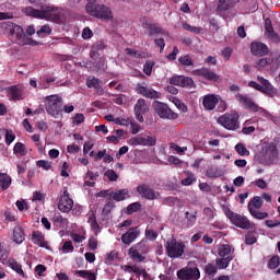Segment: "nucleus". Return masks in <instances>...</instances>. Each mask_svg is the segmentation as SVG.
Here are the masks:
<instances>
[{"mask_svg": "<svg viewBox=\"0 0 280 280\" xmlns=\"http://www.w3.org/2000/svg\"><path fill=\"white\" fill-rule=\"evenodd\" d=\"M61 250H63V253H73V243L71 241H66L62 245Z\"/></svg>", "mask_w": 280, "mask_h": 280, "instance_id": "obj_60", "label": "nucleus"}, {"mask_svg": "<svg viewBox=\"0 0 280 280\" xmlns=\"http://www.w3.org/2000/svg\"><path fill=\"white\" fill-rule=\"evenodd\" d=\"M13 154H19L20 156H27V147L23 142H16L13 148Z\"/></svg>", "mask_w": 280, "mask_h": 280, "instance_id": "obj_41", "label": "nucleus"}, {"mask_svg": "<svg viewBox=\"0 0 280 280\" xmlns=\"http://www.w3.org/2000/svg\"><path fill=\"white\" fill-rule=\"evenodd\" d=\"M165 250L171 259H178L185 255V243L177 242L176 238H171L166 242Z\"/></svg>", "mask_w": 280, "mask_h": 280, "instance_id": "obj_7", "label": "nucleus"}, {"mask_svg": "<svg viewBox=\"0 0 280 280\" xmlns=\"http://www.w3.org/2000/svg\"><path fill=\"white\" fill-rule=\"evenodd\" d=\"M62 101L61 96L58 94H52L45 97V110L50 117L54 119H58V117H62Z\"/></svg>", "mask_w": 280, "mask_h": 280, "instance_id": "obj_4", "label": "nucleus"}, {"mask_svg": "<svg viewBox=\"0 0 280 280\" xmlns=\"http://www.w3.org/2000/svg\"><path fill=\"white\" fill-rule=\"evenodd\" d=\"M128 198H130V191L126 188L118 189L116 191L112 190L110 192V200L114 202H124V200H128Z\"/></svg>", "mask_w": 280, "mask_h": 280, "instance_id": "obj_22", "label": "nucleus"}, {"mask_svg": "<svg viewBox=\"0 0 280 280\" xmlns=\"http://www.w3.org/2000/svg\"><path fill=\"white\" fill-rule=\"evenodd\" d=\"M225 215L229 220H231L232 224H234V226H237L238 229H255V223H252L248 218L235 213L231 209L225 210Z\"/></svg>", "mask_w": 280, "mask_h": 280, "instance_id": "obj_8", "label": "nucleus"}, {"mask_svg": "<svg viewBox=\"0 0 280 280\" xmlns=\"http://www.w3.org/2000/svg\"><path fill=\"white\" fill-rule=\"evenodd\" d=\"M185 219L187 220V226H194V224H196V221L198 220V211L192 210L190 212H185Z\"/></svg>", "mask_w": 280, "mask_h": 280, "instance_id": "obj_37", "label": "nucleus"}, {"mask_svg": "<svg viewBox=\"0 0 280 280\" xmlns=\"http://www.w3.org/2000/svg\"><path fill=\"white\" fill-rule=\"evenodd\" d=\"M175 106L178 108V110H182V113H187L188 110L187 105H185V103L178 98L175 100Z\"/></svg>", "mask_w": 280, "mask_h": 280, "instance_id": "obj_63", "label": "nucleus"}, {"mask_svg": "<svg viewBox=\"0 0 280 280\" xmlns=\"http://www.w3.org/2000/svg\"><path fill=\"white\" fill-rule=\"evenodd\" d=\"M279 68H280V54L276 58H272L271 71H277Z\"/></svg>", "mask_w": 280, "mask_h": 280, "instance_id": "obj_64", "label": "nucleus"}, {"mask_svg": "<svg viewBox=\"0 0 280 280\" xmlns=\"http://www.w3.org/2000/svg\"><path fill=\"white\" fill-rule=\"evenodd\" d=\"M150 110V107L148 106V103L144 101V98H139L133 106V113L136 116V119L140 122L143 124V115Z\"/></svg>", "mask_w": 280, "mask_h": 280, "instance_id": "obj_16", "label": "nucleus"}, {"mask_svg": "<svg viewBox=\"0 0 280 280\" xmlns=\"http://www.w3.org/2000/svg\"><path fill=\"white\" fill-rule=\"evenodd\" d=\"M183 30H186L187 32H191L192 34H200L202 32L201 27L191 26V24L187 22L183 23Z\"/></svg>", "mask_w": 280, "mask_h": 280, "instance_id": "obj_52", "label": "nucleus"}, {"mask_svg": "<svg viewBox=\"0 0 280 280\" xmlns=\"http://www.w3.org/2000/svg\"><path fill=\"white\" fill-rule=\"evenodd\" d=\"M74 275H77V277H81V279L97 280V275L89 270H77Z\"/></svg>", "mask_w": 280, "mask_h": 280, "instance_id": "obj_39", "label": "nucleus"}, {"mask_svg": "<svg viewBox=\"0 0 280 280\" xmlns=\"http://www.w3.org/2000/svg\"><path fill=\"white\" fill-rule=\"evenodd\" d=\"M257 243V237H255V235H253V233L248 232L245 235V244H247V246H253V244Z\"/></svg>", "mask_w": 280, "mask_h": 280, "instance_id": "obj_58", "label": "nucleus"}, {"mask_svg": "<svg viewBox=\"0 0 280 280\" xmlns=\"http://www.w3.org/2000/svg\"><path fill=\"white\" fill-rule=\"evenodd\" d=\"M218 102H220V98L215 94H207L202 97V106L206 110H214Z\"/></svg>", "mask_w": 280, "mask_h": 280, "instance_id": "obj_20", "label": "nucleus"}, {"mask_svg": "<svg viewBox=\"0 0 280 280\" xmlns=\"http://www.w3.org/2000/svg\"><path fill=\"white\" fill-rule=\"evenodd\" d=\"M10 185H12V177L7 173H0V187L2 191L10 189Z\"/></svg>", "mask_w": 280, "mask_h": 280, "instance_id": "obj_30", "label": "nucleus"}, {"mask_svg": "<svg viewBox=\"0 0 280 280\" xmlns=\"http://www.w3.org/2000/svg\"><path fill=\"white\" fill-rule=\"evenodd\" d=\"M154 65H156V62L147 60L143 66V73L145 75H152V69H154Z\"/></svg>", "mask_w": 280, "mask_h": 280, "instance_id": "obj_54", "label": "nucleus"}, {"mask_svg": "<svg viewBox=\"0 0 280 280\" xmlns=\"http://www.w3.org/2000/svg\"><path fill=\"white\" fill-rule=\"evenodd\" d=\"M52 222L56 224H60V229H65L67 224H69V221L62 217L59 212H55L52 215Z\"/></svg>", "mask_w": 280, "mask_h": 280, "instance_id": "obj_42", "label": "nucleus"}, {"mask_svg": "<svg viewBox=\"0 0 280 280\" xmlns=\"http://www.w3.org/2000/svg\"><path fill=\"white\" fill-rule=\"evenodd\" d=\"M137 211H141V202L139 201L132 202L126 208L127 215H132V213H137Z\"/></svg>", "mask_w": 280, "mask_h": 280, "instance_id": "obj_46", "label": "nucleus"}, {"mask_svg": "<svg viewBox=\"0 0 280 280\" xmlns=\"http://www.w3.org/2000/svg\"><path fill=\"white\" fill-rule=\"evenodd\" d=\"M137 192L144 200H158L160 194L154 191L148 184H140L137 186Z\"/></svg>", "mask_w": 280, "mask_h": 280, "instance_id": "obj_14", "label": "nucleus"}, {"mask_svg": "<svg viewBox=\"0 0 280 280\" xmlns=\"http://www.w3.org/2000/svg\"><path fill=\"white\" fill-rule=\"evenodd\" d=\"M7 96L11 102H21L25 97V88L21 84L11 85L5 89Z\"/></svg>", "mask_w": 280, "mask_h": 280, "instance_id": "obj_11", "label": "nucleus"}, {"mask_svg": "<svg viewBox=\"0 0 280 280\" xmlns=\"http://www.w3.org/2000/svg\"><path fill=\"white\" fill-rule=\"evenodd\" d=\"M131 145H145V137L139 135L130 139Z\"/></svg>", "mask_w": 280, "mask_h": 280, "instance_id": "obj_55", "label": "nucleus"}, {"mask_svg": "<svg viewBox=\"0 0 280 280\" xmlns=\"http://www.w3.org/2000/svg\"><path fill=\"white\" fill-rule=\"evenodd\" d=\"M249 213L253 218H256V220H266V218H268V212H261L256 209H252Z\"/></svg>", "mask_w": 280, "mask_h": 280, "instance_id": "obj_53", "label": "nucleus"}, {"mask_svg": "<svg viewBox=\"0 0 280 280\" xmlns=\"http://www.w3.org/2000/svg\"><path fill=\"white\" fill-rule=\"evenodd\" d=\"M218 272V266L213 262H209L205 267V273L208 275V277H211Z\"/></svg>", "mask_w": 280, "mask_h": 280, "instance_id": "obj_51", "label": "nucleus"}, {"mask_svg": "<svg viewBox=\"0 0 280 280\" xmlns=\"http://www.w3.org/2000/svg\"><path fill=\"white\" fill-rule=\"evenodd\" d=\"M52 82H56V77L40 79L39 84H38V89L44 90V91L47 90V89H51Z\"/></svg>", "mask_w": 280, "mask_h": 280, "instance_id": "obj_44", "label": "nucleus"}, {"mask_svg": "<svg viewBox=\"0 0 280 280\" xmlns=\"http://www.w3.org/2000/svg\"><path fill=\"white\" fill-rule=\"evenodd\" d=\"M262 154L265 155V159H268L269 161L272 159H277V156L279 155V150H277V144L271 143L267 147H264Z\"/></svg>", "mask_w": 280, "mask_h": 280, "instance_id": "obj_23", "label": "nucleus"}, {"mask_svg": "<svg viewBox=\"0 0 280 280\" xmlns=\"http://www.w3.org/2000/svg\"><path fill=\"white\" fill-rule=\"evenodd\" d=\"M93 60V67L96 69V71H106V59L104 57L100 55Z\"/></svg>", "mask_w": 280, "mask_h": 280, "instance_id": "obj_40", "label": "nucleus"}, {"mask_svg": "<svg viewBox=\"0 0 280 280\" xmlns=\"http://www.w3.org/2000/svg\"><path fill=\"white\" fill-rule=\"evenodd\" d=\"M265 30L269 38H279V35L275 33V27L272 26V20H270V18L265 20Z\"/></svg>", "mask_w": 280, "mask_h": 280, "instance_id": "obj_34", "label": "nucleus"}, {"mask_svg": "<svg viewBox=\"0 0 280 280\" xmlns=\"http://www.w3.org/2000/svg\"><path fill=\"white\" fill-rule=\"evenodd\" d=\"M115 209V201L110 198H106V202L102 209V215L104 218H108L110 215V212Z\"/></svg>", "mask_w": 280, "mask_h": 280, "instance_id": "obj_32", "label": "nucleus"}, {"mask_svg": "<svg viewBox=\"0 0 280 280\" xmlns=\"http://www.w3.org/2000/svg\"><path fill=\"white\" fill-rule=\"evenodd\" d=\"M145 237H148L151 242H154L159 237V234L154 230L147 229Z\"/></svg>", "mask_w": 280, "mask_h": 280, "instance_id": "obj_61", "label": "nucleus"}, {"mask_svg": "<svg viewBox=\"0 0 280 280\" xmlns=\"http://www.w3.org/2000/svg\"><path fill=\"white\" fill-rule=\"evenodd\" d=\"M235 98L246 108V110H249V113H259V110H261V107H259V105H257V103L249 96L237 93Z\"/></svg>", "mask_w": 280, "mask_h": 280, "instance_id": "obj_13", "label": "nucleus"}, {"mask_svg": "<svg viewBox=\"0 0 280 280\" xmlns=\"http://www.w3.org/2000/svg\"><path fill=\"white\" fill-rule=\"evenodd\" d=\"M8 266L9 268H11V270H14V272L20 275V277L25 278V271H23V266L19 261L14 259H9Z\"/></svg>", "mask_w": 280, "mask_h": 280, "instance_id": "obj_28", "label": "nucleus"}, {"mask_svg": "<svg viewBox=\"0 0 280 280\" xmlns=\"http://www.w3.org/2000/svg\"><path fill=\"white\" fill-rule=\"evenodd\" d=\"M136 93L147 97V100H160L161 94L152 88H148L145 83H138L136 86Z\"/></svg>", "mask_w": 280, "mask_h": 280, "instance_id": "obj_12", "label": "nucleus"}, {"mask_svg": "<svg viewBox=\"0 0 280 280\" xmlns=\"http://www.w3.org/2000/svg\"><path fill=\"white\" fill-rule=\"evenodd\" d=\"M31 240L33 244L40 246V248H45V246H47V242H45V234L40 231H33Z\"/></svg>", "mask_w": 280, "mask_h": 280, "instance_id": "obj_24", "label": "nucleus"}, {"mask_svg": "<svg viewBox=\"0 0 280 280\" xmlns=\"http://www.w3.org/2000/svg\"><path fill=\"white\" fill-rule=\"evenodd\" d=\"M36 34L39 38H45V36L51 35V26L45 24L36 32Z\"/></svg>", "mask_w": 280, "mask_h": 280, "instance_id": "obj_47", "label": "nucleus"}, {"mask_svg": "<svg viewBox=\"0 0 280 280\" xmlns=\"http://www.w3.org/2000/svg\"><path fill=\"white\" fill-rule=\"evenodd\" d=\"M149 36H159L165 34V30L159 26V24H147Z\"/></svg>", "mask_w": 280, "mask_h": 280, "instance_id": "obj_31", "label": "nucleus"}, {"mask_svg": "<svg viewBox=\"0 0 280 280\" xmlns=\"http://www.w3.org/2000/svg\"><path fill=\"white\" fill-rule=\"evenodd\" d=\"M257 80L260 84L255 81H249L248 86H250V89L259 91L260 93H264L265 95H268L269 97H275V95H277L278 90L277 88H273L270 81H268L264 77H257Z\"/></svg>", "mask_w": 280, "mask_h": 280, "instance_id": "obj_5", "label": "nucleus"}, {"mask_svg": "<svg viewBox=\"0 0 280 280\" xmlns=\"http://www.w3.org/2000/svg\"><path fill=\"white\" fill-rule=\"evenodd\" d=\"M129 257L131 258V259H136L137 261H145V258L143 257V255H141L140 253H139V250L138 249H136L135 247H131L130 249H129Z\"/></svg>", "mask_w": 280, "mask_h": 280, "instance_id": "obj_49", "label": "nucleus"}, {"mask_svg": "<svg viewBox=\"0 0 280 280\" xmlns=\"http://www.w3.org/2000/svg\"><path fill=\"white\" fill-rule=\"evenodd\" d=\"M279 265H280V257L273 256L269 259L268 268H270V270H276V268H279Z\"/></svg>", "mask_w": 280, "mask_h": 280, "instance_id": "obj_56", "label": "nucleus"}, {"mask_svg": "<svg viewBox=\"0 0 280 280\" xmlns=\"http://www.w3.org/2000/svg\"><path fill=\"white\" fill-rule=\"evenodd\" d=\"M218 255L219 257H235V248L229 244L221 245L218 249Z\"/></svg>", "mask_w": 280, "mask_h": 280, "instance_id": "obj_25", "label": "nucleus"}, {"mask_svg": "<svg viewBox=\"0 0 280 280\" xmlns=\"http://www.w3.org/2000/svg\"><path fill=\"white\" fill-rule=\"evenodd\" d=\"M139 228H130L125 234L121 235V242L122 244H126V246H130L131 242L136 241L137 237H139Z\"/></svg>", "mask_w": 280, "mask_h": 280, "instance_id": "obj_21", "label": "nucleus"}, {"mask_svg": "<svg viewBox=\"0 0 280 280\" xmlns=\"http://www.w3.org/2000/svg\"><path fill=\"white\" fill-rule=\"evenodd\" d=\"M58 209L62 213H69L73 209V199H71L67 188H63V195L59 200Z\"/></svg>", "mask_w": 280, "mask_h": 280, "instance_id": "obj_17", "label": "nucleus"}, {"mask_svg": "<svg viewBox=\"0 0 280 280\" xmlns=\"http://www.w3.org/2000/svg\"><path fill=\"white\" fill-rule=\"evenodd\" d=\"M105 176L110 180V183H117L119 175L114 170H108L105 172Z\"/></svg>", "mask_w": 280, "mask_h": 280, "instance_id": "obj_57", "label": "nucleus"}, {"mask_svg": "<svg viewBox=\"0 0 280 280\" xmlns=\"http://www.w3.org/2000/svg\"><path fill=\"white\" fill-rule=\"evenodd\" d=\"M86 12L90 16L101 19L102 21H113V10L106 7V4H98L97 0H88L85 5Z\"/></svg>", "mask_w": 280, "mask_h": 280, "instance_id": "obj_3", "label": "nucleus"}, {"mask_svg": "<svg viewBox=\"0 0 280 280\" xmlns=\"http://www.w3.org/2000/svg\"><path fill=\"white\" fill-rule=\"evenodd\" d=\"M7 30H9L12 43L20 45L21 47L25 45H32L33 47L38 45V42L34 40L32 37H27L23 27L19 24L8 22Z\"/></svg>", "mask_w": 280, "mask_h": 280, "instance_id": "obj_2", "label": "nucleus"}, {"mask_svg": "<svg viewBox=\"0 0 280 280\" xmlns=\"http://www.w3.org/2000/svg\"><path fill=\"white\" fill-rule=\"evenodd\" d=\"M153 108L156 115L160 116L161 119H171L174 120L178 117V114L174 113L170 106L165 103H161L159 101L153 102Z\"/></svg>", "mask_w": 280, "mask_h": 280, "instance_id": "obj_9", "label": "nucleus"}, {"mask_svg": "<svg viewBox=\"0 0 280 280\" xmlns=\"http://www.w3.org/2000/svg\"><path fill=\"white\" fill-rule=\"evenodd\" d=\"M88 223L90 224L92 231H98L100 223H97V217H95V212H93V210L88 213Z\"/></svg>", "mask_w": 280, "mask_h": 280, "instance_id": "obj_36", "label": "nucleus"}, {"mask_svg": "<svg viewBox=\"0 0 280 280\" xmlns=\"http://www.w3.org/2000/svg\"><path fill=\"white\" fill-rule=\"evenodd\" d=\"M178 62L182 67H194V59L189 55L179 57Z\"/></svg>", "mask_w": 280, "mask_h": 280, "instance_id": "obj_48", "label": "nucleus"}, {"mask_svg": "<svg viewBox=\"0 0 280 280\" xmlns=\"http://www.w3.org/2000/svg\"><path fill=\"white\" fill-rule=\"evenodd\" d=\"M206 176L207 178H222V176H224V172L220 168H208Z\"/></svg>", "mask_w": 280, "mask_h": 280, "instance_id": "obj_45", "label": "nucleus"}, {"mask_svg": "<svg viewBox=\"0 0 280 280\" xmlns=\"http://www.w3.org/2000/svg\"><path fill=\"white\" fill-rule=\"evenodd\" d=\"M104 47V42H97L94 44L90 51V58H92V60H97V57L101 56L100 51H103Z\"/></svg>", "mask_w": 280, "mask_h": 280, "instance_id": "obj_29", "label": "nucleus"}, {"mask_svg": "<svg viewBox=\"0 0 280 280\" xmlns=\"http://www.w3.org/2000/svg\"><path fill=\"white\" fill-rule=\"evenodd\" d=\"M88 89H95L96 91H100L102 89V80L93 77H89L85 81Z\"/></svg>", "mask_w": 280, "mask_h": 280, "instance_id": "obj_35", "label": "nucleus"}, {"mask_svg": "<svg viewBox=\"0 0 280 280\" xmlns=\"http://www.w3.org/2000/svg\"><path fill=\"white\" fill-rule=\"evenodd\" d=\"M258 67H268L270 65L272 67V58H261L257 61Z\"/></svg>", "mask_w": 280, "mask_h": 280, "instance_id": "obj_62", "label": "nucleus"}, {"mask_svg": "<svg viewBox=\"0 0 280 280\" xmlns=\"http://www.w3.org/2000/svg\"><path fill=\"white\" fill-rule=\"evenodd\" d=\"M35 8L26 7L22 10L23 14L26 16H32L33 19H42L44 21H50L51 23H62V18L60 16V12H58V8L49 7L43 4V0H28Z\"/></svg>", "mask_w": 280, "mask_h": 280, "instance_id": "obj_1", "label": "nucleus"}, {"mask_svg": "<svg viewBox=\"0 0 280 280\" xmlns=\"http://www.w3.org/2000/svg\"><path fill=\"white\" fill-rule=\"evenodd\" d=\"M170 84L173 86H182L183 89H191L194 86V79L183 75H174L170 79Z\"/></svg>", "mask_w": 280, "mask_h": 280, "instance_id": "obj_18", "label": "nucleus"}, {"mask_svg": "<svg viewBox=\"0 0 280 280\" xmlns=\"http://www.w3.org/2000/svg\"><path fill=\"white\" fill-rule=\"evenodd\" d=\"M0 132H1V135H4L7 145H11L12 141H14V139H16V136L14 135V132L12 130L2 128V129H0Z\"/></svg>", "mask_w": 280, "mask_h": 280, "instance_id": "obj_43", "label": "nucleus"}, {"mask_svg": "<svg viewBox=\"0 0 280 280\" xmlns=\"http://www.w3.org/2000/svg\"><path fill=\"white\" fill-rule=\"evenodd\" d=\"M218 124L225 130L240 129V114L237 112L225 113L218 118Z\"/></svg>", "mask_w": 280, "mask_h": 280, "instance_id": "obj_6", "label": "nucleus"}, {"mask_svg": "<svg viewBox=\"0 0 280 280\" xmlns=\"http://www.w3.org/2000/svg\"><path fill=\"white\" fill-rule=\"evenodd\" d=\"M177 279L180 280H198L200 279V269L198 268H182L177 271Z\"/></svg>", "mask_w": 280, "mask_h": 280, "instance_id": "obj_15", "label": "nucleus"}, {"mask_svg": "<svg viewBox=\"0 0 280 280\" xmlns=\"http://www.w3.org/2000/svg\"><path fill=\"white\" fill-rule=\"evenodd\" d=\"M13 242H15V244H23V242H25V231H23L21 225L13 229Z\"/></svg>", "mask_w": 280, "mask_h": 280, "instance_id": "obj_26", "label": "nucleus"}, {"mask_svg": "<svg viewBox=\"0 0 280 280\" xmlns=\"http://www.w3.org/2000/svg\"><path fill=\"white\" fill-rule=\"evenodd\" d=\"M250 51L253 56H268L270 49L264 43L254 42L250 44Z\"/></svg>", "mask_w": 280, "mask_h": 280, "instance_id": "obj_19", "label": "nucleus"}, {"mask_svg": "<svg viewBox=\"0 0 280 280\" xmlns=\"http://www.w3.org/2000/svg\"><path fill=\"white\" fill-rule=\"evenodd\" d=\"M37 167H42V170L49 171L51 167V162L46 161V160H39L36 162Z\"/></svg>", "mask_w": 280, "mask_h": 280, "instance_id": "obj_59", "label": "nucleus"}, {"mask_svg": "<svg viewBox=\"0 0 280 280\" xmlns=\"http://www.w3.org/2000/svg\"><path fill=\"white\" fill-rule=\"evenodd\" d=\"M232 259H235V256L221 257L217 259V266L220 270H226L229 268V264H231Z\"/></svg>", "mask_w": 280, "mask_h": 280, "instance_id": "obj_33", "label": "nucleus"}, {"mask_svg": "<svg viewBox=\"0 0 280 280\" xmlns=\"http://www.w3.org/2000/svg\"><path fill=\"white\" fill-rule=\"evenodd\" d=\"M235 151L237 152V154H240V156H249L250 155V151H248V149H246V145H244L242 143H237L235 145Z\"/></svg>", "mask_w": 280, "mask_h": 280, "instance_id": "obj_50", "label": "nucleus"}, {"mask_svg": "<svg viewBox=\"0 0 280 280\" xmlns=\"http://www.w3.org/2000/svg\"><path fill=\"white\" fill-rule=\"evenodd\" d=\"M235 8V1L233 0H219V4L217 7L218 12H226L229 10H233Z\"/></svg>", "mask_w": 280, "mask_h": 280, "instance_id": "obj_27", "label": "nucleus"}, {"mask_svg": "<svg viewBox=\"0 0 280 280\" xmlns=\"http://www.w3.org/2000/svg\"><path fill=\"white\" fill-rule=\"evenodd\" d=\"M264 207V199L259 196H255L249 202H248V211L252 209H261Z\"/></svg>", "mask_w": 280, "mask_h": 280, "instance_id": "obj_38", "label": "nucleus"}, {"mask_svg": "<svg viewBox=\"0 0 280 280\" xmlns=\"http://www.w3.org/2000/svg\"><path fill=\"white\" fill-rule=\"evenodd\" d=\"M191 74L197 78H203V80H207L208 82H222L220 74L215 73L211 68L202 67L200 69L192 70Z\"/></svg>", "mask_w": 280, "mask_h": 280, "instance_id": "obj_10", "label": "nucleus"}]
</instances>
